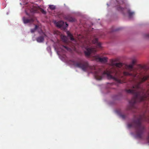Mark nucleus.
Wrapping results in <instances>:
<instances>
[{
  "mask_svg": "<svg viewBox=\"0 0 149 149\" xmlns=\"http://www.w3.org/2000/svg\"><path fill=\"white\" fill-rule=\"evenodd\" d=\"M75 66L81 68L83 71H86L88 69L94 70L93 72L95 79L99 80H101L102 79V74L107 75L108 78L113 79L119 83H121L122 81L120 79L123 78V75L124 76H130L132 78V81L134 84L131 89H126L125 91L127 93L133 94L134 96L131 100L129 102L131 106L130 109L134 108V104L136 103L145 100L149 99V93H145L141 89V84L149 79V75L141 78L137 71L143 69V67L140 66L138 70L134 68L133 64L127 65L126 68L130 72L127 71H124L123 73L121 71V68L122 66L121 63H114L113 61L111 62L112 68L110 71H102L100 69L96 70V68L95 66L89 65L88 62L86 61H81L80 62L74 63Z\"/></svg>",
  "mask_w": 149,
  "mask_h": 149,
  "instance_id": "nucleus-1",
  "label": "nucleus"
},
{
  "mask_svg": "<svg viewBox=\"0 0 149 149\" xmlns=\"http://www.w3.org/2000/svg\"><path fill=\"white\" fill-rule=\"evenodd\" d=\"M143 121H149V118L144 115H140L138 117H135L132 123L128 125V127H134L136 130V136L141 139L144 130V126L142 125Z\"/></svg>",
  "mask_w": 149,
  "mask_h": 149,
  "instance_id": "nucleus-2",
  "label": "nucleus"
},
{
  "mask_svg": "<svg viewBox=\"0 0 149 149\" xmlns=\"http://www.w3.org/2000/svg\"><path fill=\"white\" fill-rule=\"evenodd\" d=\"M118 5L116 6V8L117 10L119 11H120L123 12L124 10H127V12L129 14V17L130 18H131L132 16L134 14V12H132L129 9H127L126 8H123L120 5L119 3L118 2H117Z\"/></svg>",
  "mask_w": 149,
  "mask_h": 149,
  "instance_id": "nucleus-3",
  "label": "nucleus"
},
{
  "mask_svg": "<svg viewBox=\"0 0 149 149\" xmlns=\"http://www.w3.org/2000/svg\"><path fill=\"white\" fill-rule=\"evenodd\" d=\"M97 51V49L95 48H87L86 50L84 51V54L86 56H89L91 53H94Z\"/></svg>",
  "mask_w": 149,
  "mask_h": 149,
  "instance_id": "nucleus-4",
  "label": "nucleus"
},
{
  "mask_svg": "<svg viewBox=\"0 0 149 149\" xmlns=\"http://www.w3.org/2000/svg\"><path fill=\"white\" fill-rule=\"evenodd\" d=\"M56 26L59 27H63L64 29H65L68 26V24L66 22L65 23L64 22L61 21L58 22L57 23Z\"/></svg>",
  "mask_w": 149,
  "mask_h": 149,
  "instance_id": "nucleus-5",
  "label": "nucleus"
},
{
  "mask_svg": "<svg viewBox=\"0 0 149 149\" xmlns=\"http://www.w3.org/2000/svg\"><path fill=\"white\" fill-rule=\"evenodd\" d=\"M63 17L64 19L70 22H75L76 20L74 18L71 17L69 15H63Z\"/></svg>",
  "mask_w": 149,
  "mask_h": 149,
  "instance_id": "nucleus-6",
  "label": "nucleus"
},
{
  "mask_svg": "<svg viewBox=\"0 0 149 149\" xmlns=\"http://www.w3.org/2000/svg\"><path fill=\"white\" fill-rule=\"evenodd\" d=\"M95 59L97 62L105 63L107 62V57H105L100 58L98 56H96L95 57Z\"/></svg>",
  "mask_w": 149,
  "mask_h": 149,
  "instance_id": "nucleus-7",
  "label": "nucleus"
},
{
  "mask_svg": "<svg viewBox=\"0 0 149 149\" xmlns=\"http://www.w3.org/2000/svg\"><path fill=\"white\" fill-rule=\"evenodd\" d=\"M23 20L24 24L29 23H32L34 21V19L32 17H30L29 19H28L25 17L23 18Z\"/></svg>",
  "mask_w": 149,
  "mask_h": 149,
  "instance_id": "nucleus-8",
  "label": "nucleus"
},
{
  "mask_svg": "<svg viewBox=\"0 0 149 149\" xmlns=\"http://www.w3.org/2000/svg\"><path fill=\"white\" fill-rule=\"evenodd\" d=\"M93 42L94 44H95L96 47L97 48H100L101 47V44L100 43L98 42L97 39L95 38L93 41Z\"/></svg>",
  "mask_w": 149,
  "mask_h": 149,
  "instance_id": "nucleus-9",
  "label": "nucleus"
},
{
  "mask_svg": "<svg viewBox=\"0 0 149 149\" xmlns=\"http://www.w3.org/2000/svg\"><path fill=\"white\" fill-rule=\"evenodd\" d=\"M44 40V37L43 36H40L36 38V41L38 42H43Z\"/></svg>",
  "mask_w": 149,
  "mask_h": 149,
  "instance_id": "nucleus-10",
  "label": "nucleus"
},
{
  "mask_svg": "<svg viewBox=\"0 0 149 149\" xmlns=\"http://www.w3.org/2000/svg\"><path fill=\"white\" fill-rule=\"evenodd\" d=\"M68 36L70 38V39L71 40H74V39L72 34L68 31L67 32Z\"/></svg>",
  "mask_w": 149,
  "mask_h": 149,
  "instance_id": "nucleus-11",
  "label": "nucleus"
},
{
  "mask_svg": "<svg viewBox=\"0 0 149 149\" xmlns=\"http://www.w3.org/2000/svg\"><path fill=\"white\" fill-rule=\"evenodd\" d=\"M38 27V26L37 25H36L35 26V28L34 29H31V32L32 33L34 32L37 29Z\"/></svg>",
  "mask_w": 149,
  "mask_h": 149,
  "instance_id": "nucleus-12",
  "label": "nucleus"
},
{
  "mask_svg": "<svg viewBox=\"0 0 149 149\" xmlns=\"http://www.w3.org/2000/svg\"><path fill=\"white\" fill-rule=\"evenodd\" d=\"M49 8L52 10H54L56 8L55 6L53 5H49Z\"/></svg>",
  "mask_w": 149,
  "mask_h": 149,
  "instance_id": "nucleus-13",
  "label": "nucleus"
},
{
  "mask_svg": "<svg viewBox=\"0 0 149 149\" xmlns=\"http://www.w3.org/2000/svg\"><path fill=\"white\" fill-rule=\"evenodd\" d=\"M62 39L64 42H66L67 41L66 37L65 36H63L62 37Z\"/></svg>",
  "mask_w": 149,
  "mask_h": 149,
  "instance_id": "nucleus-14",
  "label": "nucleus"
},
{
  "mask_svg": "<svg viewBox=\"0 0 149 149\" xmlns=\"http://www.w3.org/2000/svg\"><path fill=\"white\" fill-rule=\"evenodd\" d=\"M40 11L43 14H45L46 13V12L42 9H40Z\"/></svg>",
  "mask_w": 149,
  "mask_h": 149,
  "instance_id": "nucleus-15",
  "label": "nucleus"
},
{
  "mask_svg": "<svg viewBox=\"0 0 149 149\" xmlns=\"http://www.w3.org/2000/svg\"><path fill=\"white\" fill-rule=\"evenodd\" d=\"M120 116L123 119H124L125 118V117H126L125 115H123V114L121 115H120Z\"/></svg>",
  "mask_w": 149,
  "mask_h": 149,
  "instance_id": "nucleus-16",
  "label": "nucleus"
},
{
  "mask_svg": "<svg viewBox=\"0 0 149 149\" xmlns=\"http://www.w3.org/2000/svg\"><path fill=\"white\" fill-rule=\"evenodd\" d=\"M63 47L65 48V49H67V50H68L69 49V48H68V47H66V46H63Z\"/></svg>",
  "mask_w": 149,
  "mask_h": 149,
  "instance_id": "nucleus-17",
  "label": "nucleus"
},
{
  "mask_svg": "<svg viewBox=\"0 0 149 149\" xmlns=\"http://www.w3.org/2000/svg\"><path fill=\"white\" fill-rule=\"evenodd\" d=\"M145 36L147 38H149V34H147L145 35Z\"/></svg>",
  "mask_w": 149,
  "mask_h": 149,
  "instance_id": "nucleus-18",
  "label": "nucleus"
},
{
  "mask_svg": "<svg viewBox=\"0 0 149 149\" xmlns=\"http://www.w3.org/2000/svg\"><path fill=\"white\" fill-rule=\"evenodd\" d=\"M135 63V62L134 61H132V64H133V66H134V65Z\"/></svg>",
  "mask_w": 149,
  "mask_h": 149,
  "instance_id": "nucleus-19",
  "label": "nucleus"
},
{
  "mask_svg": "<svg viewBox=\"0 0 149 149\" xmlns=\"http://www.w3.org/2000/svg\"><path fill=\"white\" fill-rule=\"evenodd\" d=\"M120 30V29H118L116 30V31H118V30Z\"/></svg>",
  "mask_w": 149,
  "mask_h": 149,
  "instance_id": "nucleus-20",
  "label": "nucleus"
},
{
  "mask_svg": "<svg viewBox=\"0 0 149 149\" xmlns=\"http://www.w3.org/2000/svg\"><path fill=\"white\" fill-rule=\"evenodd\" d=\"M44 36H46L45 34V33H44Z\"/></svg>",
  "mask_w": 149,
  "mask_h": 149,
  "instance_id": "nucleus-21",
  "label": "nucleus"
},
{
  "mask_svg": "<svg viewBox=\"0 0 149 149\" xmlns=\"http://www.w3.org/2000/svg\"><path fill=\"white\" fill-rule=\"evenodd\" d=\"M26 14H27V15H28V14L27 13Z\"/></svg>",
  "mask_w": 149,
  "mask_h": 149,
  "instance_id": "nucleus-22",
  "label": "nucleus"
}]
</instances>
